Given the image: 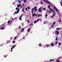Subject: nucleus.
I'll return each instance as SVG.
<instances>
[{"mask_svg":"<svg viewBox=\"0 0 62 62\" xmlns=\"http://www.w3.org/2000/svg\"><path fill=\"white\" fill-rule=\"evenodd\" d=\"M20 11V9L18 8L17 10V11L15 12L14 13L15 14H17V13H19V12Z\"/></svg>","mask_w":62,"mask_h":62,"instance_id":"obj_1","label":"nucleus"},{"mask_svg":"<svg viewBox=\"0 0 62 62\" xmlns=\"http://www.w3.org/2000/svg\"><path fill=\"white\" fill-rule=\"evenodd\" d=\"M42 7H41L40 8H39V9H38V11L39 12H42V11L41 9V8Z\"/></svg>","mask_w":62,"mask_h":62,"instance_id":"obj_2","label":"nucleus"},{"mask_svg":"<svg viewBox=\"0 0 62 62\" xmlns=\"http://www.w3.org/2000/svg\"><path fill=\"white\" fill-rule=\"evenodd\" d=\"M55 34H57V35H58L59 34V31H56L55 32Z\"/></svg>","mask_w":62,"mask_h":62,"instance_id":"obj_3","label":"nucleus"},{"mask_svg":"<svg viewBox=\"0 0 62 62\" xmlns=\"http://www.w3.org/2000/svg\"><path fill=\"white\" fill-rule=\"evenodd\" d=\"M32 17H34V16H38V14H36L35 13H33L32 14Z\"/></svg>","mask_w":62,"mask_h":62,"instance_id":"obj_4","label":"nucleus"},{"mask_svg":"<svg viewBox=\"0 0 62 62\" xmlns=\"http://www.w3.org/2000/svg\"><path fill=\"white\" fill-rule=\"evenodd\" d=\"M54 8L55 10L56 11H57V12H58V10H57V8H56V7H55L54 6Z\"/></svg>","mask_w":62,"mask_h":62,"instance_id":"obj_5","label":"nucleus"},{"mask_svg":"<svg viewBox=\"0 0 62 62\" xmlns=\"http://www.w3.org/2000/svg\"><path fill=\"white\" fill-rule=\"evenodd\" d=\"M44 2H46V3H47V4H50V2H48V1L47 0H44Z\"/></svg>","mask_w":62,"mask_h":62,"instance_id":"obj_6","label":"nucleus"},{"mask_svg":"<svg viewBox=\"0 0 62 62\" xmlns=\"http://www.w3.org/2000/svg\"><path fill=\"white\" fill-rule=\"evenodd\" d=\"M15 47V45H14L12 47H11V52H12V49H14V48Z\"/></svg>","mask_w":62,"mask_h":62,"instance_id":"obj_7","label":"nucleus"},{"mask_svg":"<svg viewBox=\"0 0 62 62\" xmlns=\"http://www.w3.org/2000/svg\"><path fill=\"white\" fill-rule=\"evenodd\" d=\"M54 45V44L53 43H52L50 44V46H51L52 47H53Z\"/></svg>","mask_w":62,"mask_h":62,"instance_id":"obj_8","label":"nucleus"},{"mask_svg":"<svg viewBox=\"0 0 62 62\" xmlns=\"http://www.w3.org/2000/svg\"><path fill=\"white\" fill-rule=\"evenodd\" d=\"M22 17H23L22 15L19 18V20H20V21H21L22 20V19H21V18H22Z\"/></svg>","mask_w":62,"mask_h":62,"instance_id":"obj_9","label":"nucleus"},{"mask_svg":"<svg viewBox=\"0 0 62 62\" xmlns=\"http://www.w3.org/2000/svg\"><path fill=\"white\" fill-rule=\"evenodd\" d=\"M47 12H49V13H51V11L48 10H47Z\"/></svg>","mask_w":62,"mask_h":62,"instance_id":"obj_10","label":"nucleus"},{"mask_svg":"<svg viewBox=\"0 0 62 62\" xmlns=\"http://www.w3.org/2000/svg\"><path fill=\"white\" fill-rule=\"evenodd\" d=\"M17 6L18 8L20 7L21 6V4H17Z\"/></svg>","mask_w":62,"mask_h":62,"instance_id":"obj_11","label":"nucleus"},{"mask_svg":"<svg viewBox=\"0 0 62 62\" xmlns=\"http://www.w3.org/2000/svg\"><path fill=\"white\" fill-rule=\"evenodd\" d=\"M49 9L50 10H51V11H52V12H54V11H53V10H52V9L51 8H49Z\"/></svg>","mask_w":62,"mask_h":62,"instance_id":"obj_12","label":"nucleus"},{"mask_svg":"<svg viewBox=\"0 0 62 62\" xmlns=\"http://www.w3.org/2000/svg\"><path fill=\"white\" fill-rule=\"evenodd\" d=\"M38 16H40V17H42V15H41V14H38Z\"/></svg>","mask_w":62,"mask_h":62,"instance_id":"obj_13","label":"nucleus"},{"mask_svg":"<svg viewBox=\"0 0 62 62\" xmlns=\"http://www.w3.org/2000/svg\"><path fill=\"white\" fill-rule=\"evenodd\" d=\"M39 46H40V47H41L42 46V45H41V43H40L39 45Z\"/></svg>","mask_w":62,"mask_h":62,"instance_id":"obj_14","label":"nucleus"},{"mask_svg":"<svg viewBox=\"0 0 62 62\" xmlns=\"http://www.w3.org/2000/svg\"><path fill=\"white\" fill-rule=\"evenodd\" d=\"M23 2L25 3H26V2H27V1L26 0H23Z\"/></svg>","mask_w":62,"mask_h":62,"instance_id":"obj_15","label":"nucleus"},{"mask_svg":"<svg viewBox=\"0 0 62 62\" xmlns=\"http://www.w3.org/2000/svg\"><path fill=\"white\" fill-rule=\"evenodd\" d=\"M24 7H23L22 8V12H23L24 11Z\"/></svg>","mask_w":62,"mask_h":62,"instance_id":"obj_16","label":"nucleus"},{"mask_svg":"<svg viewBox=\"0 0 62 62\" xmlns=\"http://www.w3.org/2000/svg\"><path fill=\"white\" fill-rule=\"evenodd\" d=\"M54 14H53V16H54L55 15V12H54Z\"/></svg>","mask_w":62,"mask_h":62,"instance_id":"obj_17","label":"nucleus"},{"mask_svg":"<svg viewBox=\"0 0 62 62\" xmlns=\"http://www.w3.org/2000/svg\"><path fill=\"white\" fill-rule=\"evenodd\" d=\"M56 62H60V61L58 60H57L56 61Z\"/></svg>","mask_w":62,"mask_h":62,"instance_id":"obj_18","label":"nucleus"},{"mask_svg":"<svg viewBox=\"0 0 62 62\" xmlns=\"http://www.w3.org/2000/svg\"><path fill=\"white\" fill-rule=\"evenodd\" d=\"M50 45H46V47H49L50 46Z\"/></svg>","mask_w":62,"mask_h":62,"instance_id":"obj_19","label":"nucleus"},{"mask_svg":"<svg viewBox=\"0 0 62 62\" xmlns=\"http://www.w3.org/2000/svg\"><path fill=\"white\" fill-rule=\"evenodd\" d=\"M30 28H29L28 29V32H30Z\"/></svg>","mask_w":62,"mask_h":62,"instance_id":"obj_20","label":"nucleus"},{"mask_svg":"<svg viewBox=\"0 0 62 62\" xmlns=\"http://www.w3.org/2000/svg\"><path fill=\"white\" fill-rule=\"evenodd\" d=\"M4 25H5V23L2 24V27H3L4 26H5Z\"/></svg>","mask_w":62,"mask_h":62,"instance_id":"obj_21","label":"nucleus"},{"mask_svg":"<svg viewBox=\"0 0 62 62\" xmlns=\"http://www.w3.org/2000/svg\"><path fill=\"white\" fill-rule=\"evenodd\" d=\"M4 29H5V28H0V29H1V30H3Z\"/></svg>","mask_w":62,"mask_h":62,"instance_id":"obj_22","label":"nucleus"},{"mask_svg":"<svg viewBox=\"0 0 62 62\" xmlns=\"http://www.w3.org/2000/svg\"><path fill=\"white\" fill-rule=\"evenodd\" d=\"M34 23H37V21L35 20V21L34 22Z\"/></svg>","mask_w":62,"mask_h":62,"instance_id":"obj_23","label":"nucleus"},{"mask_svg":"<svg viewBox=\"0 0 62 62\" xmlns=\"http://www.w3.org/2000/svg\"><path fill=\"white\" fill-rule=\"evenodd\" d=\"M56 29L57 30H59V29H61V28H56Z\"/></svg>","mask_w":62,"mask_h":62,"instance_id":"obj_24","label":"nucleus"},{"mask_svg":"<svg viewBox=\"0 0 62 62\" xmlns=\"http://www.w3.org/2000/svg\"><path fill=\"white\" fill-rule=\"evenodd\" d=\"M47 16H48V15L47 14L45 16V17H46V18L47 17Z\"/></svg>","mask_w":62,"mask_h":62,"instance_id":"obj_25","label":"nucleus"},{"mask_svg":"<svg viewBox=\"0 0 62 62\" xmlns=\"http://www.w3.org/2000/svg\"><path fill=\"white\" fill-rule=\"evenodd\" d=\"M10 21L9 20L8 21V24L9 23H10Z\"/></svg>","mask_w":62,"mask_h":62,"instance_id":"obj_26","label":"nucleus"},{"mask_svg":"<svg viewBox=\"0 0 62 62\" xmlns=\"http://www.w3.org/2000/svg\"><path fill=\"white\" fill-rule=\"evenodd\" d=\"M33 11H34V10H31V12L32 14H33Z\"/></svg>","mask_w":62,"mask_h":62,"instance_id":"obj_27","label":"nucleus"},{"mask_svg":"<svg viewBox=\"0 0 62 62\" xmlns=\"http://www.w3.org/2000/svg\"><path fill=\"white\" fill-rule=\"evenodd\" d=\"M58 44L59 45H61V43L60 42H59Z\"/></svg>","mask_w":62,"mask_h":62,"instance_id":"obj_28","label":"nucleus"},{"mask_svg":"<svg viewBox=\"0 0 62 62\" xmlns=\"http://www.w3.org/2000/svg\"><path fill=\"white\" fill-rule=\"evenodd\" d=\"M43 10H46V8H44L43 9Z\"/></svg>","mask_w":62,"mask_h":62,"instance_id":"obj_29","label":"nucleus"},{"mask_svg":"<svg viewBox=\"0 0 62 62\" xmlns=\"http://www.w3.org/2000/svg\"><path fill=\"white\" fill-rule=\"evenodd\" d=\"M57 39H58V38L57 37L55 39V40L56 41H57Z\"/></svg>","mask_w":62,"mask_h":62,"instance_id":"obj_30","label":"nucleus"},{"mask_svg":"<svg viewBox=\"0 0 62 62\" xmlns=\"http://www.w3.org/2000/svg\"><path fill=\"white\" fill-rule=\"evenodd\" d=\"M48 8H51V6H50V5H49L48 6Z\"/></svg>","mask_w":62,"mask_h":62,"instance_id":"obj_31","label":"nucleus"},{"mask_svg":"<svg viewBox=\"0 0 62 62\" xmlns=\"http://www.w3.org/2000/svg\"><path fill=\"white\" fill-rule=\"evenodd\" d=\"M15 43V41H13V43Z\"/></svg>","mask_w":62,"mask_h":62,"instance_id":"obj_32","label":"nucleus"},{"mask_svg":"<svg viewBox=\"0 0 62 62\" xmlns=\"http://www.w3.org/2000/svg\"><path fill=\"white\" fill-rule=\"evenodd\" d=\"M34 8H35V9H36V8H37V7L36 6H35Z\"/></svg>","mask_w":62,"mask_h":62,"instance_id":"obj_33","label":"nucleus"},{"mask_svg":"<svg viewBox=\"0 0 62 62\" xmlns=\"http://www.w3.org/2000/svg\"><path fill=\"white\" fill-rule=\"evenodd\" d=\"M55 23V22H53V25H54V24Z\"/></svg>","mask_w":62,"mask_h":62,"instance_id":"obj_34","label":"nucleus"},{"mask_svg":"<svg viewBox=\"0 0 62 62\" xmlns=\"http://www.w3.org/2000/svg\"><path fill=\"white\" fill-rule=\"evenodd\" d=\"M22 30L23 31H24V28H23L22 29Z\"/></svg>","mask_w":62,"mask_h":62,"instance_id":"obj_35","label":"nucleus"},{"mask_svg":"<svg viewBox=\"0 0 62 62\" xmlns=\"http://www.w3.org/2000/svg\"><path fill=\"white\" fill-rule=\"evenodd\" d=\"M16 38H17V36H16V37H15L14 39H16Z\"/></svg>","mask_w":62,"mask_h":62,"instance_id":"obj_36","label":"nucleus"},{"mask_svg":"<svg viewBox=\"0 0 62 62\" xmlns=\"http://www.w3.org/2000/svg\"><path fill=\"white\" fill-rule=\"evenodd\" d=\"M25 10H26V11H27L28 10V9L27 8H25Z\"/></svg>","mask_w":62,"mask_h":62,"instance_id":"obj_37","label":"nucleus"},{"mask_svg":"<svg viewBox=\"0 0 62 62\" xmlns=\"http://www.w3.org/2000/svg\"><path fill=\"white\" fill-rule=\"evenodd\" d=\"M38 10V9H35L34 11H37Z\"/></svg>","mask_w":62,"mask_h":62,"instance_id":"obj_38","label":"nucleus"},{"mask_svg":"<svg viewBox=\"0 0 62 62\" xmlns=\"http://www.w3.org/2000/svg\"><path fill=\"white\" fill-rule=\"evenodd\" d=\"M40 2L41 4L42 5H43V3L42 2V1H41Z\"/></svg>","mask_w":62,"mask_h":62,"instance_id":"obj_39","label":"nucleus"},{"mask_svg":"<svg viewBox=\"0 0 62 62\" xmlns=\"http://www.w3.org/2000/svg\"><path fill=\"white\" fill-rule=\"evenodd\" d=\"M22 6H20V8L21 9H22Z\"/></svg>","mask_w":62,"mask_h":62,"instance_id":"obj_40","label":"nucleus"},{"mask_svg":"<svg viewBox=\"0 0 62 62\" xmlns=\"http://www.w3.org/2000/svg\"><path fill=\"white\" fill-rule=\"evenodd\" d=\"M60 4H61V6H62V2H60Z\"/></svg>","mask_w":62,"mask_h":62,"instance_id":"obj_41","label":"nucleus"},{"mask_svg":"<svg viewBox=\"0 0 62 62\" xmlns=\"http://www.w3.org/2000/svg\"><path fill=\"white\" fill-rule=\"evenodd\" d=\"M27 22L28 23H29V20H27Z\"/></svg>","mask_w":62,"mask_h":62,"instance_id":"obj_42","label":"nucleus"},{"mask_svg":"<svg viewBox=\"0 0 62 62\" xmlns=\"http://www.w3.org/2000/svg\"><path fill=\"white\" fill-rule=\"evenodd\" d=\"M18 2L20 3H21V1H18Z\"/></svg>","mask_w":62,"mask_h":62,"instance_id":"obj_43","label":"nucleus"},{"mask_svg":"<svg viewBox=\"0 0 62 62\" xmlns=\"http://www.w3.org/2000/svg\"><path fill=\"white\" fill-rule=\"evenodd\" d=\"M27 8L28 9H29L30 8L29 7H27Z\"/></svg>","mask_w":62,"mask_h":62,"instance_id":"obj_44","label":"nucleus"},{"mask_svg":"<svg viewBox=\"0 0 62 62\" xmlns=\"http://www.w3.org/2000/svg\"><path fill=\"white\" fill-rule=\"evenodd\" d=\"M59 22H60V23H61L62 22V21L61 20H60L59 21Z\"/></svg>","mask_w":62,"mask_h":62,"instance_id":"obj_45","label":"nucleus"},{"mask_svg":"<svg viewBox=\"0 0 62 62\" xmlns=\"http://www.w3.org/2000/svg\"><path fill=\"white\" fill-rule=\"evenodd\" d=\"M16 10H17L18 9V7H16Z\"/></svg>","mask_w":62,"mask_h":62,"instance_id":"obj_46","label":"nucleus"},{"mask_svg":"<svg viewBox=\"0 0 62 62\" xmlns=\"http://www.w3.org/2000/svg\"><path fill=\"white\" fill-rule=\"evenodd\" d=\"M54 16H51V18H53Z\"/></svg>","mask_w":62,"mask_h":62,"instance_id":"obj_47","label":"nucleus"},{"mask_svg":"<svg viewBox=\"0 0 62 62\" xmlns=\"http://www.w3.org/2000/svg\"><path fill=\"white\" fill-rule=\"evenodd\" d=\"M39 19H38L37 20V22H39Z\"/></svg>","mask_w":62,"mask_h":62,"instance_id":"obj_48","label":"nucleus"},{"mask_svg":"<svg viewBox=\"0 0 62 62\" xmlns=\"http://www.w3.org/2000/svg\"><path fill=\"white\" fill-rule=\"evenodd\" d=\"M32 9H33L32 10H34L35 9V8H32Z\"/></svg>","mask_w":62,"mask_h":62,"instance_id":"obj_49","label":"nucleus"},{"mask_svg":"<svg viewBox=\"0 0 62 62\" xmlns=\"http://www.w3.org/2000/svg\"><path fill=\"white\" fill-rule=\"evenodd\" d=\"M46 23V22H44V24H45V23Z\"/></svg>","mask_w":62,"mask_h":62,"instance_id":"obj_50","label":"nucleus"},{"mask_svg":"<svg viewBox=\"0 0 62 62\" xmlns=\"http://www.w3.org/2000/svg\"><path fill=\"white\" fill-rule=\"evenodd\" d=\"M22 26H23V23H22Z\"/></svg>","mask_w":62,"mask_h":62,"instance_id":"obj_51","label":"nucleus"},{"mask_svg":"<svg viewBox=\"0 0 62 62\" xmlns=\"http://www.w3.org/2000/svg\"><path fill=\"white\" fill-rule=\"evenodd\" d=\"M55 43H56V44H57V41H56V42H55Z\"/></svg>","mask_w":62,"mask_h":62,"instance_id":"obj_52","label":"nucleus"},{"mask_svg":"<svg viewBox=\"0 0 62 62\" xmlns=\"http://www.w3.org/2000/svg\"><path fill=\"white\" fill-rule=\"evenodd\" d=\"M53 60V59H51L50 60V61H52Z\"/></svg>","mask_w":62,"mask_h":62,"instance_id":"obj_53","label":"nucleus"},{"mask_svg":"<svg viewBox=\"0 0 62 62\" xmlns=\"http://www.w3.org/2000/svg\"><path fill=\"white\" fill-rule=\"evenodd\" d=\"M15 19H12V20H15Z\"/></svg>","mask_w":62,"mask_h":62,"instance_id":"obj_54","label":"nucleus"},{"mask_svg":"<svg viewBox=\"0 0 62 62\" xmlns=\"http://www.w3.org/2000/svg\"><path fill=\"white\" fill-rule=\"evenodd\" d=\"M53 27V24H52L51 26V27Z\"/></svg>","mask_w":62,"mask_h":62,"instance_id":"obj_55","label":"nucleus"},{"mask_svg":"<svg viewBox=\"0 0 62 62\" xmlns=\"http://www.w3.org/2000/svg\"><path fill=\"white\" fill-rule=\"evenodd\" d=\"M19 28L20 29L21 28V26H20L19 27Z\"/></svg>","mask_w":62,"mask_h":62,"instance_id":"obj_56","label":"nucleus"},{"mask_svg":"<svg viewBox=\"0 0 62 62\" xmlns=\"http://www.w3.org/2000/svg\"><path fill=\"white\" fill-rule=\"evenodd\" d=\"M22 6H24V5L23 4H22Z\"/></svg>","mask_w":62,"mask_h":62,"instance_id":"obj_57","label":"nucleus"},{"mask_svg":"<svg viewBox=\"0 0 62 62\" xmlns=\"http://www.w3.org/2000/svg\"><path fill=\"white\" fill-rule=\"evenodd\" d=\"M31 25H33V23H31Z\"/></svg>","mask_w":62,"mask_h":62,"instance_id":"obj_58","label":"nucleus"},{"mask_svg":"<svg viewBox=\"0 0 62 62\" xmlns=\"http://www.w3.org/2000/svg\"><path fill=\"white\" fill-rule=\"evenodd\" d=\"M5 57H7V56L5 55L4 56Z\"/></svg>","mask_w":62,"mask_h":62,"instance_id":"obj_59","label":"nucleus"},{"mask_svg":"<svg viewBox=\"0 0 62 62\" xmlns=\"http://www.w3.org/2000/svg\"><path fill=\"white\" fill-rule=\"evenodd\" d=\"M13 5H14V4H15V2L14 3H13Z\"/></svg>","mask_w":62,"mask_h":62,"instance_id":"obj_60","label":"nucleus"},{"mask_svg":"<svg viewBox=\"0 0 62 62\" xmlns=\"http://www.w3.org/2000/svg\"><path fill=\"white\" fill-rule=\"evenodd\" d=\"M12 38H13L12 37H11V39H12Z\"/></svg>","mask_w":62,"mask_h":62,"instance_id":"obj_61","label":"nucleus"},{"mask_svg":"<svg viewBox=\"0 0 62 62\" xmlns=\"http://www.w3.org/2000/svg\"><path fill=\"white\" fill-rule=\"evenodd\" d=\"M15 13H14L13 14H14V15H15Z\"/></svg>","mask_w":62,"mask_h":62,"instance_id":"obj_62","label":"nucleus"},{"mask_svg":"<svg viewBox=\"0 0 62 62\" xmlns=\"http://www.w3.org/2000/svg\"><path fill=\"white\" fill-rule=\"evenodd\" d=\"M61 2H61V3H62V0H61Z\"/></svg>","mask_w":62,"mask_h":62,"instance_id":"obj_63","label":"nucleus"},{"mask_svg":"<svg viewBox=\"0 0 62 62\" xmlns=\"http://www.w3.org/2000/svg\"><path fill=\"white\" fill-rule=\"evenodd\" d=\"M15 18H16V19H17V17H16Z\"/></svg>","mask_w":62,"mask_h":62,"instance_id":"obj_64","label":"nucleus"}]
</instances>
